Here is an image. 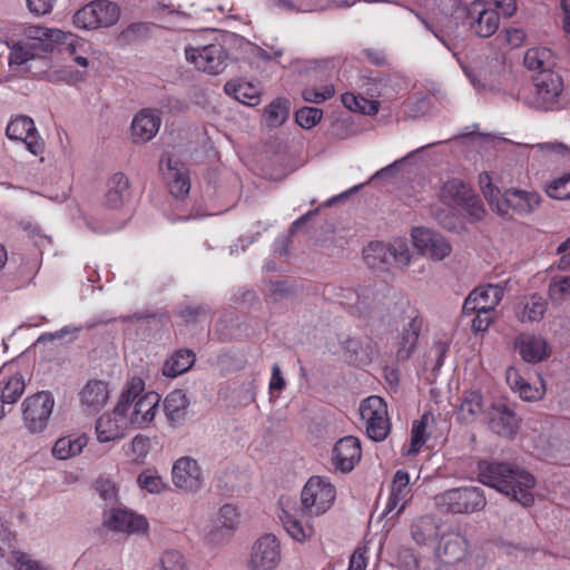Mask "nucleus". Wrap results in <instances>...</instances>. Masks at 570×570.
I'll return each mask as SVG.
<instances>
[{"instance_id": "69168bd1", "label": "nucleus", "mask_w": 570, "mask_h": 570, "mask_svg": "<svg viewBox=\"0 0 570 570\" xmlns=\"http://www.w3.org/2000/svg\"><path fill=\"white\" fill-rule=\"evenodd\" d=\"M57 0H27L29 11L36 16H45L52 11Z\"/></svg>"}, {"instance_id": "e433bc0d", "label": "nucleus", "mask_w": 570, "mask_h": 570, "mask_svg": "<svg viewBox=\"0 0 570 570\" xmlns=\"http://www.w3.org/2000/svg\"><path fill=\"white\" fill-rule=\"evenodd\" d=\"M26 389L24 379L21 374L14 373L0 379V397L2 404H14L23 394Z\"/></svg>"}, {"instance_id": "f8f14e48", "label": "nucleus", "mask_w": 570, "mask_h": 570, "mask_svg": "<svg viewBox=\"0 0 570 570\" xmlns=\"http://www.w3.org/2000/svg\"><path fill=\"white\" fill-rule=\"evenodd\" d=\"M360 414L365 423L367 435L373 441H383L390 433L387 406L380 396L372 395L360 406Z\"/></svg>"}, {"instance_id": "7c9ffc66", "label": "nucleus", "mask_w": 570, "mask_h": 570, "mask_svg": "<svg viewBox=\"0 0 570 570\" xmlns=\"http://www.w3.org/2000/svg\"><path fill=\"white\" fill-rule=\"evenodd\" d=\"M189 399L184 390H174L164 400V411L170 425L180 424L187 416Z\"/></svg>"}, {"instance_id": "6ab92c4d", "label": "nucleus", "mask_w": 570, "mask_h": 570, "mask_svg": "<svg viewBox=\"0 0 570 570\" xmlns=\"http://www.w3.org/2000/svg\"><path fill=\"white\" fill-rule=\"evenodd\" d=\"M104 525L111 531L127 534L145 532L148 529L145 517L120 508L105 512Z\"/></svg>"}, {"instance_id": "3c124183", "label": "nucleus", "mask_w": 570, "mask_h": 570, "mask_svg": "<svg viewBox=\"0 0 570 570\" xmlns=\"http://www.w3.org/2000/svg\"><path fill=\"white\" fill-rule=\"evenodd\" d=\"M137 481L141 489L151 494H158L166 488V483L163 478L156 471L151 470L142 471L138 475Z\"/></svg>"}, {"instance_id": "58836bf2", "label": "nucleus", "mask_w": 570, "mask_h": 570, "mask_svg": "<svg viewBox=\"0 0 570 570\" xmlns=\"http://www.w3.org/2000/svg\"><path fill=\"white\" fill-rule=\"evenodd\" d=\"M195 362V355L189 350H179L165 362L164 374L169 377H176L187 372Z\"/></svg>"}, {"instance_id": "09e8293b", "label": "nucleus", "mask_w": 570, "mask_h": 570, "mask_svg": "<svg viewBox=\"0 0 570 570\" xmlns=\"http://www.w3.org/2000/svg\"><path fill=\"white\" fill-rule=\"evenodd\" d=\"M549 197L558 200L570 199V173L552 179L546 186Z\"/></svg>"}, {"instance_id": "f03ea898", "label": "nucleus", "mask_w": 570, "mask_h": 570, "mask_svg": "<svg viewBox=\"0 0 570 570\" xmlns=\"http://www.w3.org/2000/svg\"><path fill=\"white\" fill-rule=\"evenodd\" d=\"M117 401L122 404L130 428L147 429L158 413L161 397L155 391H146L144 379L134 375L125 382Z\"/></svg>"}, {"instance_id": "ea45409f", "label": "nucleus", "mask_w": 570, "mask_h": 570, "mask_svg": "<svg viewBox=\"0 0 570 570\" xmlns=\"http://www.w3.org/2000/svg\"><path fill=\"white\" fill-rule=\"evenodd\" d=\"M552 52L548 48H531L524 55V66L539 73L552 71Z\"/></svg>"}, {"instance_id": "a878e982", "label": "nucleus", "mask_w": 570, "mask_h": 570, "mask_svg": "<svg viewBox=\"0 0 570 570\" xmlns=\"http://www.w3.org/2000/svg\"><path fill=\"white\" fill-rule=\"evenodd\" d=\"M395 309H399L402 315H406L407 324L400 336L396 353L400 358H407L416 345L421 321L413 316V311L407 302H402Z\"/></svg>"}, {"instance_id": "2eb2a0df", "label": "nucleus", "mask_w": 570, "mask_h": 570, "mask_svg": "<svg viewBox=\"0 0 570 570\" xmlns=\"http://www.w3.org/2000/svg\"><path fill=\"white\" fill-rule=\"evenodd\" d=\"M187 61L198 70L209 75L220 73L227 65V52L223 45L210 43L203 47H187L185 49Z\"/></svg>"}, {"instance_id": "c03bdc74", "label": "nucleus", "mask_w": 570, "mask_h": 570, "mask_svg": "<svg viewBox=\"0 0 570 570\" xmlns=\"http://www.w3.org/2000/svg\"><path fill=\"white\" fill-rule=\"evenodd\" d=\"M391 266L405 268L410 265L413 254L405 239L396 238L389 243Z\"/></svg>"}, {"instance_id": "37998d69", "label": "nucleus", "mask_w": 570, "mask_h": 570, "mask_svg": "<svg viewBox=\"0 0 570 570\" xmlns=\"http://www.w3.org/2000/svg\"><path fill=\"white\" fill-rule=\"evenodd\" d=\"M282 521L286 532L298 542L307 541L314 534L312 525L303 524L302 521L292 514L284 513Z\"/></svg>"}, {"instance_id": "423d86ee", "label": "nucleus", "mask_w": 570, "mask_h": 570, "mask_svg": "<svg viewBox=\"0 0 570 570\" xmlns=\"http://www.w3.org/2000/svg\"><path fill=\"white\" fill-rule=\"evenodd\" d=\"M435 507L442 512L473 513L482 510L487 500L483 491L475 487L456 488L434 497Z\"/></svg>"}, {"instance_id": "de8ad7c7", "label": "nucleus", "mask_w": 570, "mask_h": 570, "mask_svg": "<svg viewBox=\"0 0 570 570\" xmlns=\"http://www.w3.org/2000/svg\"><path fill=\"white\" fill-rule=\"evenodd\" d=\"M153 570H188V566L180 551L166 550Z\"/></svg>"}, {"instance_id": "7ed1b4c3", "label": "nucleus", "mask_w": 570, "mask_h": 570, "mask_svg": "<svg viewBox=\"0 0 570 570\" xmlns=\"http://www.w3.org/2000/svg\"><path fill=\"white\" fill-rule=\"evenodd\" d=\"M479 185L490 206L501 215L507 214L509 209L519 214H530L541 204V196L534 190L511 188L501 194L488 173L479 176Z\"/></svg>"}, {"instance_id": "2f4dec72", "label": "nucleus", "mask_w": 570, "mask_h": 570, "mask_svg": "<svg viewBox=\"0 0 570 570\" xmlns=\"http://www.w3.org/2000/svg\"><path fill=\"white\" fill-rule=\"evenodd\" d=\"M547 301L537 294L523 297L515 307V316L521 323L540 322L547 311Z\"/></svg>"}, {"instance_id": "bf43d9fd", "label": "nucleus", "mask_w": 570, "mask_h": 570, "mask_svg": "<svg viewBox=\"0 0 570 570\" xmlns=\"http://www.w3.org/2000/svg\"><path fill=\"white\" fill-rule=\"evenodd\" d=\"M549 295L552 299H562L570 295V276L554 278L549 286Z\"/></svg>"}, {"instance_id": "b1692460", "label": "nucleus", "mask_w": 570, "mask_h": 570, "mask_svg": "<svg viewBox=\"0 0 570 570\" xmlns=\"http://www.w3.org/2000/svg\"><path fill=\"white\" fill-rule=\"evenodd\" d=\"M160 167L170 194L176 198L185 197L189 193L190 180L184 165L170 157H166L160 160Z\"/></svg>"}, {"instance_id": "f3484780", "label": "nucleus", "mask_w": 570, "mask_h": 570, "mask_svg": "<svg viewBox=\"0 0 570 570\" xmlns=\"http://www.w3.org/2000/svg\"><path fill=\"white\" fill-rule=\"evenodd\" d=\"M130 428L122 404L118 402L111 411L100 415L95 424V433L99 443L117 442L121 440Z\"/></svg>"}, {"instance_id": "052dcab7", "label": "nucleus", "mask_w": 570, "mask_h": 570, "mask_svg": "<svg viewBox=\"0 0 570 570\" xmlns=\"http://www.w3.org/2000/svg\"><path fill=\"white\" fill-rule=\"evenodd\" d=\"M96 490L106 501H114L117 498L118 490L116 484L109 479H99L96 482Z\"/></svg>"}, {"instance_id": "4be33fe9", "label": "nucleus", "mask_w": 570, "mask_h": 570, "mask_svg": "<svg viewBox=\"0 0 570 570\" xmlns=\"http://www.w3.org/2000/svg\"><path fill=\"white\" fill-rule=\"evenodd\" d=\"M161 117L159 111L150 108H144L138 111L130 125L131 138L135 144H146L150 141L159 131Z\"/></svg>"}, {"instance_id": "9b49d317", "label": "nucleus", "mask_w": 570, "mask_h": 570, "mask_svg": "<svg viewBox=\"0 0 570 570\" xmlns=\"http://www.w3.org/2000/svg\"><path fill=\"white\" fill-rule=\"evenodd\" d=\"M72 38L71 32L39 24H29L23 28L21 39L31 47L39 58H42L52 52L57 46L67 43Z\"/></svg>"}, {"instance_id": "aec40b11", "label": "nucleus", "mask_w": 570, "mask_h": 570, "mask_svg": "<svg viewBox=\"0 0 570 570\" xmlns=\"http://www.w3.org/2000/svg\"><path fill=\"white\" fill-rule=\"evenodd\" d=\"M504 289L501 285L488 284L473 289L465 298L463 313L471 314L474 311L493 312L502 301Z\"/></svg>"}, {"instance_id": "bb28decb", "label": "nucleus", "mask_w": 570, "mask_h": 570, "mask_svg": "<svg viewBox=\"0 0 570 570\" xmlns=\"http://www.w3.org/2000/svg\"><path fill=\"white\" fill-rule=\"evenodd\" d=\"M520 425L517 414L503 403L493 404L489 412L490 429L502 436H513Z\"/></svg>"}, {"instance_id": "603ef678", "label": "nucleus", "mask_w": 570, "mask_h": 570, "mask_svg": "<svg viewBox=\"0 0 570 570\" xmlns=\"http://www.w3.org/2000/svg\"><path fill=\"white\" fill-rule=\"evenodd\" d=\"M216 522L220 528L235 530L240 522V513L237 507L229 503L224 504L218 510Z\"/></svg>"}, {"instance_id": "49530a36", "label": "nucleus", "mask_w": 570, "mask_h": 570, "mask_svg": "<svg viewBox=\"0 0 570 570\" xmlns=\"http://www.w3.org/2000/svg\"><path fill=\"white\" fill-rule=\"evenodd\" d=\"M242 50L248 58L264 61L281 58L284 53V49L279 46H269L264 49L249 41L242 45Z\"/></svg>"}, {"instance_id": "72a5a7b5", "label": "nucleus", "mask_w": 570, "mask_h": 570, "mask_svg": "<svg viewBox=\"0 0 570 570\" xmlns=\"http://www.w3.org/2000/svg\"><path fill=\"white\" fill-rule=\"evenodd\" d=\"M224 90L239 102L246 106H257L261 102V88L249 81L230 80L225 83Z\"/></svg>"}, {"instance_id": "f257e3e1", "label": "nucleus", "mask_w": 570, "mask_h": 570, "mask_svg": "<svg viewBox=\"0 0 570 570\" xmlns=\"http://www.w3.org/2000/svg\"><path fill=\"white\" fill-rule=\"evenodd\" d=\"M479 480L523 507H531L534 503L532 489L535 479L521 468L508 463L481 462Z\"/></svg>"}, {"instance_id": "9d476101", "label": "nucleus", "mask_w": 570, "mask_h": 570, "mask_svg": "<svg viewBox=\"0 0 570 570\" xmlns=\"http://www.w3.org/2000/svg\"><path fill=\"white\" fill-rule=\"evenodd\" d=\"M282 560L278 539L271 533L257 538L248 551L246 568L248 570H275Z\"/></svg>"}, {"instance_id": "cd10ccee", "label": "nucleus", "mask_w": 570, "mask_h": 570, "mask_svg": "<svg viewBox=\"0 0 570 570\" xmlns=\"http://www.w3.org/2000/svg\"><path fill=\"white\" fill-rule=\"evenodd\" d=\"M466 552V540L459 533H449L441 538L435 554L440 563L453 566L462 561Z\"/></svg>"}, {"instance_id": "c756f323", "label": "nucleus", "mask_w": 570, "mask_h": 570, "mask_svg": "<svg viewBox=\"0 0 570 570\" xmlns=\"http://www.w3.org/2000/svg\"><path fill=\"white\" fill-rule=\"evenodd\" d=\"M88 442L89 436L86 433L63 435L56 440L51 453L57 460H69L81 454Z\"/></svg>"}, {"instance_id": "6e6552de", "label": "nucleus", "mask_w": 570, "mask_h": 570, "mask_svg": "<svg viewBox=\"0 0 570 570\" xmlns=\"http://www.w3.org/2000/svg\"><path fill=\"white\" fill-rule=\"evenodd\" d=\"M470 189L459 179H451L441 187L439 203L432 208L434 217L446 228H452L449 219L460 213Z\"/></svg>"}, {"instance_id": "c85d7f7f", "label": "nucleus", "mask_w": 570, "mask_h": 570, "mask_svg": "<svg viewBox=\"0 0 570 570\" xmlns=\"http://www.w3.org/2000/svg\"><path fill=\"white\" fill-rule=\"evenodd\" d=\"M411 499L410 475L407 472L399 470L394 474L390 497L385 507V513L393 510L396 515L401 514Z\"/></svg>"}, {"instance_id": "4468645a", "label": "nucleus", "mask_w": 570, "mask_h": 570, "mask_svg": "<svg viewBox=\"0 0 570 570\" xmlns=\"http://www.w3.org/2000/svg\"><path fill=\"white\" fill-rule=\"evenodd\" d=\"M411 239L420 255L434 262L443 261L452 252V247L444 236L426 227H413Z\"/></svg>"}, {"instance_id": "ddd939ff", "label": "nucleus", "mask_w": 570, "mask_h": 570, "mask_svg": "<svg viewBox=\"0 0 570 570\" xmlns=\"http://www.w3.org/2000/svg\"><path fill=\"white\" fill-rule=\"evenodd\" d=\"M562 91L563 81L558 73L553 71L540 72L533 78L531 104L542 110L557 109Z\"/></svg>"}, {"instance_id": "dca6fc26", "label": "nucleus", "mask_w": 570, "mask_h": 570, "mask_svg": "<svg viewBox=\"0 0 570 570\" xmlns=\"http://www.w3.org/2000/svg\"><path fill=\"white\" fill-rule=\"evenodd\" d=\"M171 481L179 491L196 493L204 485L203 469L194 458L181 456L173 464Z\"/></svg>"}, {"instance_id": "864d4df0", "label": "nucleus", "mask_w": 570, "mask_h": 570, "mask_svg": "<svg viewBox=\"0 0 570 570\" xmlns=\"http://www.w3.org/2000/svg\"><path fill=\"white\" fill-rule=\"evenodd\" d=\"M13 567L16 570H49L39 560L33 559L29 553L20 550L11 552Z\"/></svg>"}, {"instance_id": "393cba45", "label": "nucleus", "mask_w": 570, "mask_h": 570, "mask_svg": "<svg viewBox=\"0 0 570 570\" xmlns=\"http://www.w3.org/2000/svg\"><path fill=\"white\" fill-rule=\"evenodd\" d=\"M110 391L102 380L88 381L79 392L80 405L85 412L96 413L108 403Z\"/></svg>"}, {"instance_id": "4c0bfd02", "label": "nucleus", "mask_w": 570, "mask_h": 570, "mask_svg": "<svg viewBox=\"0 0 570 570\" xmlns=\"http://www.w3.org/2000/svg\"><path fill=\"white\" fill-rule=\"evenodd\" d=\"M389 244L372 242L363 250L366 265L373 269H383L391 266Z\"/></svg>"}, {"instance_id": "0eeeda50", "label": "nucleus", "mask_w": 570, "mask_h": 570, "mask_svg": "<svg viewBox=\"0 0 570 570\" xmlns=\"http://www.w3.org/2000/svg\"><path fill=\"white\" fill-rule=\"evenodd\" d=\"M336 497L334 485L321 476H312L301 493L303 511L309 517H320L327 512Z\"/></svg>"}, {"instance_id": "473e14b6", "label": "nucleus", "mask_w": 570, "mask_h": 570, "mask_svg": "<svg viewBox=\"0 0 570 570\" xmlns=\"http://www.w3.org/2000/svg\"><path fill=\"white\" fill-rule=\"evenodd\" d=\"M9 48L8 63L14 72L27 71V65L38 59V55L22 39L6 42Z\"/></svg>"}, {"instance_id": "5fc2aeb1", "label": "nucleus", "mask_w": 570, "mask_h": 570, "mask_svg": "<svg viewBox=\"0 0 570 570\" xmlns=\"http://www.w3.org/2000/svg\"><path fill=\"white\" fill-rule=\"evenodd\" d=\"M323 111L315 107H304L296 111V122L305 129L316 126L322 119Z\"/></svg>"}, {"instance_id": "4d7b16f0", "label": "nucleus", "mask_w": 570, "mask_h": 570, "mask_svg": "<svg viewBox=\"0 0 570 570\" xmlns=\"http://www.w3.org/2000/svg\"><path fill=\"white\" fill-rule=\"evenodd\" d=\"M151 448L150 439L146 435L138 434L130 442L131 455L136 461H144Z\"/></svg>"}, {"instance_id": "e2e57ef3", "label": "nucleus", "mask_w": 570, "mask_h": 570, "mask_svg": "<svg viewBox=\"0 0 570 570\" xmlns=\"http://www.w3.org/2000/svg\"><path fill=\"white\" fill-rule=\"evenodd\" d=\"M367 567V548L357 547L350 558L347 570H365Z\"/></svg>"}, {"instance_id": "a211bd4d", "label": "nucleus", "mask_w": 570, "mask_h": 570, "mask_svg": "<svg viewBox=\"0 0 570 570\" xmlns=\"http://www.w3.org/2000/svg\"><path fill=\"white\" fill-rule=\"evenodd\" d=\"M6 134L10 140L24 142L29 153L33 156H40L45 151V141L30 117L18 116L13 118L8 124Z\"/></svg>"}, {"instance_id": "f704fd0d", "label": "nucleus", "mask_w": 570, "mask_h": 570, "mask_svg": "<svg viewBox=\"0 0 570 570\" xmlns=\"http://www.w3.org/2000/svg\"><path fill=\"white\" fill-rule=\"evenodd\" d=\"M440 531L438 521L431 515L417 518L411 525L412 539L420 546L433 542Z\"/></svg>"}, {"instance_id": "6e6d98bb", "label": "nucleus", "mask_w": 570, "mask_h": 570, "mask_svg": "<svg viewBox=\"0 0 570 570\" xmlns=\"http://www.w3.org/2000/svg\"><path fill=\"white\" fill-rule=\"evenodd\" d=\"M302 95L306 101L321 104L334 95V87L331 83H326L321 88L309 87L304 89Z\"/></svg>"}, {"instance_id": "5701e85b", "label": "nucleus", "mask_w": 570, "mask_h": 570, "mask_svg": "<svg viewBox=\"0 0 570 570\" xmlns=\"http://www.w3.org/2000/svg\"><path fill=\"white\" fill-rule=\"evenodd\" d=\"M362 458L361 442L355 436L340 439L332 451V462L341 472H350Z\"/></svg>"}, {"instance_id": "39448f33", "label": "nucleus", "mask_w": 570, "mask_h": 570, "mask_svg": "<svg viewBox=\"0 0 570 570\" xmlns=\"http://www.w3.org/2000/svg\"><path fill=\"white\" fill-rule=\"evenodd\" d=\"M121 17L120 7L109 0H92L72 14V26L78 30L97 31L112 28Z\"/></svg>"}, {"instance_id": "13d9d810", "label": "nucleus", "mask_w": 570, "mask_h": 570, "mask_svg": "<svg viewBox=\"0 0 570 570\" xmlns=\"http://www.w3.org/2000/svg\"><path fill=\"white\" fill-rule=\"evenodd\" d=\"M517 393L522 400L531 402L541 400L546 393V390L542 382H540L539 385H533L525 381V383L521 385Z\"/></svg>"}, {"instance_id": "c9c22d12", "label": "nucleus", "mask_w": 570, "mask_h": 570, "mask_svg": "<svg viewBox=\"0 0 570 570\" xmlns=\"http://www.w3.org/2000/svg\"><path fill=\"white\" fill-rule=\"evenodd\" d=\"M129 196V179L121 173L115 174L109 180L106 204L111 208H119L125 205Z\"/></svg>"}, {"instance_id": "338daca9", "label": "nucleus", "mask_w": 570, "mask_h": 570, "mask_svg": "<svg viewBox=\"0 0 570 570\" xmlns=\"http://www.w3.org/2000/svg\"><path fill=\"white\" fill-rule=\"evenodd\" d=\"M461 209H465L472 217L476 219H481L484 215V208L480 199L474 196L471 190L468 194V199Z\"/></svg>"}, {"instance_id": "79ce46f5", "label": "nucleus", "mask_w": 570, "mask_h": 570, "mask_svg": "<svg viewBox=\"0 0 570 570\" xmlns=\"http://www.w3.org/2000/svg\"><path fill=\"white\" fill-rule=\"evenodd\" d=\"M291 104L287 99L276 98L265 108V120L271 127L282 126L289 115Z\"/></svg>"}, {"instance_id": "412c9836", "label": "nucleus", "mask_w": 570, "mask_h": 570, "mask_svg": "<svg viewBox=\"0 0 570 570\" xmlns=\"http://www.w3.org/2000/svg\"><path fill=\"white\" fill-rule=\"evenodd\" d=\"M514 350L527 363H540L549 357L550 346L547 340L532 333H521L514 338Z\"/></svg>"}, {"instance_id": "a19ab883", "label": "nucleus", "mask_w": 570, "mask_h": 570, "mask_svg": "<svg viewBox=\"0 0 570 570\" xmlns=\"http://www.w3.org/2000/svg\"><path fill=\"white\" fill-rule=\"evenodd\" d=\"M483 411L482 395L479 392H469L462 400L458 416L465 423L473 422Z\"/></svg>"}, {"instance_id": "680f3d73", "label": "nucleus", "mask_w": 570, "mask_h": 570, "mask_svg": "<svg viewBox=\"0 0 570 570\" xmlns=\"http://www.w3.org/2000/svg\"><path fill=\"white\" fill-rule=\"evenodd\" d=\"M286 386V381L283 376L282 370L278 364L272 366V374L268 384L269 394L274 396V393L282 392Z\"/></svg>"}, {"instance_id": "8fccbe9b", "label": "nucleus", "mask_w": 570, "mask_h": 570, "mask_svg": "<svg viewBox=\"0 0 570 570\" xmlns=\"http://www.w3.org/2000/svg\"><path fill=\"white\" fill-rule=\"evenodd\" d=\"M426 424L428 414H423L421 420L414 421L411 431V444L407 450V454L415 455L420 452L421 448L426 441Z\"/></svg>"}, {"instance_id": "20e7f679", "label": "nucleus", "mask_w": 570, "mask_h": 570, "mask_svg": "<svg viewBox=\"0 0 570 570\" xmlns=\"http://www.w3.org/2000/svg\"><path fill=\"white\" fill-rule=\"evenodd\" d=\"M515 10V0H473L466 8V18L476 36L488 38L499 29L500 17H511Z\"/></svg>"}, {"instance_id": "a18cd8bd", "label": "nucleus", "mask_w": 570, "mask_h": 570, "mask_svg": "<svg viewBox=\"0 0 570 570\" xmlns=\"http://www.w3.org/2000/svg\"><path fill=\"white\" fill-rule=\"evenodd\" d=\"M343 105L351 111L361 112L364 115H375L379 111L380 104L376 100H371L362 96L346 92L342 96Z\"/></svg>"}, {"instance_id": "0e129e2a", "label": "nucleus", "mask_w": 570, "mask_h": 570, "mask_svg": "<svg viewBox=\"0 0 570 570\" xmlns=\"http://www.w3.org/2000/svg\"><path fill=\"white\" fill-rule=\"evenodd\" d=\"M475 317L472 321V330L474 332H485L490 327V325L493 323V312H480L474 311Z\"/></svg>"}, {"instance_id": "1a4fd4ad", "label": "nucleus", "mask_w": 570, "mask_h": 570, "mask_svg": "<svg viewBox=\"0 0 570 570\" xmlns=\"http://www.w3.org/2000/svg\"><path fill=\"white\" fill-rule=\"evenodd\" d=\"M55 407L51 393L42 391L28 396L22 403L23 423L31 433H40L49 424Z\"/></svg>"}, {"instance_id": "774afa93", "label": "nucleus", "mask_w": 570, "mask_h": 570, "mask_svg": "<svg viewBox=\"0 0 570 570\" xmlns=\"http://www.w3.org/2000/svg\"><path fill=\"white\" fill-rule=\"evenodd\" d=\"M505 381L510 389L517 393L527 380L521 375L520 371L515 366H509L505 372Z\"/></svg>"}]
</instances>
